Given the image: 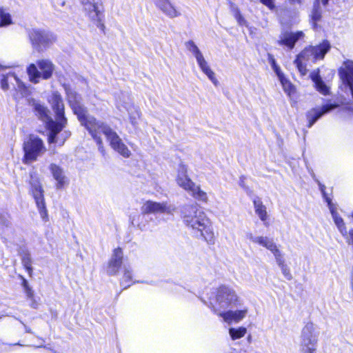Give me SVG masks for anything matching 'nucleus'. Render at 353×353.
<instances>
[{
    "label": "nucleus",
    "mask_w": 353,
    "mask_h": 353,
    "mask_svg": "<svg viewBox=\"0 0 353 353\" xmlns=\"http://www.w3.org/2000/svg\"><path fill=\"white\" fill-rule=\"evenodd\" d=\"M291 4L297 3L299 5H301L303 3V0H289Z\"/></svg>",
    "instance_id": "nucleus-48"
},
{
    "label": "nucleus",
    "mask_w": 353,
    "mask_h": 353,
    "mask_svg": "<svg viewBox=\"0 0 353 353\" xmlns=\"http://www.w3.org/2000/svg\"><path fill=\"white\" fill-rule=\"evenodd\" d=\"M24 327H25V330H26V332H28V333H32L31 332V330L26 325H24Z\"/></svg>",
    "instance_id": "nucleus-51"
},
{
    "label": "nucleus",
    "mask_w": 353,
    "mask_h": 353,
    "mask_svg": "<svg viewBox=\"0 0 353 353\" xmlns=\"http://www.w3.org/2000/svg\"><path fill=\"white\" fill-rule=\"evenodd\" d=\"M67 97L74 113L96 141L99 150L102 154H105V148L101 137V133L105 136L110 145L114 151L124 158H129L131 156L130 150L113 129L105 123L98 121L94 117L87 114L86 109L81 104V97L76 92L68 90Z\"/></svg>",
    "instance_id": "nucleus-1"
},
{
    "label": "nucleus",
    "mask_w": 353,
    "mask_h": 353,
    "mask_svg": "<svg viewBox=\"0 0 353 353\" xmlns=\"http://www.w3.org/2000/svg\"><path fill=\"white\" fill-rule=\"evenodd\" d=\"M330 0H317V1H321V3L323 6H326L328 4Z\"/></svg>",
    "instance_id": "nucleus-49"
},
{
    "label": "nucleus",
    "mask_w": 353,
    "mask_h": 353,
    "mask_svg": "<svg viewBox=\"0 0 353 353\" xmlns=\"http://www.w3.org/2000/svg\"><path fill=\"white\" fill-rule=\"evenodd\" d=\"M243 180H242V179H241L240 185H241V186H243Z\"/></svg>",
    "instance_id": "nucleus-53"
},
{
    "label": "nucleus",
    "mask_w": 353,
    "mask_h": 353,
    "mask_svg": "<svg viewBox=\"0 0 353 353\" xmlns=\"http://www.w3.org/2000/svg\"><path fill=\"white\" fill-rule=\"evenodd\" d=\"M312 178L315 180V181L318 183L319 186V189L321 192V194L327 203L328 208L332 214L334 222L337 227L339 231L341 234V235L344 238H347V230L344 223L343 219L341 217V216L338 214L336 211V206L334 203L332 202L331 199L327 196L325 192V186L323 185L317 179H316L315 174L312 173Z\"/></svg>",
    "instance_id": "nucleus-12"
},
{
    "label": "nucleus",
    "mask_w": 353,
    "mask_h": 353,
    "mask_svg": "<svg viewBox=\"0 0 353 353\" xmlns=\"http://www.w3.org/2000/svg\"><path fill=\"white\" fill-rule=\"evenodd\" d=\"M303 37L304 33L302 31L295 32L283 31L280 34L277 43L280 46H285L288 48V49L292 50L294 48L296 42Z\"/></svg>",
    "instance_id": "nucleus-18"
},
{
    "label": "nucleus",
    "mask_w": 353,
    "mask_h": 353,
    "mask_svg": "<svg viewBox=\"0 0 353 353\" xmlns=\"http://www.w3.org/2000/svg\"><path fill=\"white\" fill-rule=\"evenodd\" d=\"M0 85L4 91L14 89L25 94L28 91L26 84L12 72L10 66L0 64Z\"/></svg>",
    "instance_id": "nucleus-9"
},
{
    "label": "nucleus",
    "mask_w": 353,
    "mask_h": 353,
    "mask_svg": "<svg viewBox=\"0 0 353 353\" xmlns=\"http://www.w3.org/2000/svg\"><path fill=\"white\" fill-rule=\"evenodd\" d=\"M253 205L255 214L258 216L260 220L263 222L264 225H267L268 224L266 221L268 219V214L266 206L263 205L261 199L259 197H254L253 199Z\"/></svg>",
    "instance_id": "nucleus-26"
},
{
    "label": "nucleus",
    "mask_w": 353,
    "mask_h": 353,
    "mask_svg": "<svg viewBox=\"0 0 353 353\" xmlns=\"http://www.w3.org/2000/svg\"><path fill=\"white\" fill-rule=\"evenodd\" d=\"M235 310H228L220 312L219 315L223 317L225 321L230 323L232 321L239 322L243 320L248 314V307L241 302V305H238Z\"/></svg>",
    "instance_id": "nucleus-19"
},
{
    "label": "nucleus",
    "mask_w": 353,
    "mask_h": 353,
    "mask_svg": "<svg viewBox=\"0 0 353 353\" xmlns=\"http://www.w3.org/2000/svg\"><path fill=\"white\" fill-rule=\"evenodd\" d=\"M24 155L23 162L30 164L37 160L46 151L44 143L41 139L34 134H30L23 143Z\"/></svg>",
    "instance_id": "nucleus-6"
},
{
    "label": "nucleus",
    "mask_w": 353,
    "mask_h": 353,
    "mask_svg": "<svg viewBox=\"0 0 353 353\" xmlns=\"http://www.w3.org/2000/svg\"><path fill=\"white\" fill-rule=\"evenodd\" d=\"M268 61L272 70L277 75L281 83H283L285 85L284 82L285 81V77H284L280 67L276 64V61L272 54H268Z\"/></svg>",
    "instance_id": "nucleus-34"
},
{
    "label": "nucleus",
    "mask_w": 353,
    "mask_h": 353,
    "mask_svg": "<svg viewBox=\"0 0 353 353\" xmlns=\"http://www.w3.org/2000/svg\"><path fill=\"white\" fill-rule=\"evenodd\" d=\"M175 210L174 205L168 202H156L146 201L141 207V214L131 217V223L142 231L149 229L148 214H172Z\"/></svg>",
    "instance_id": "nucleus-3"
},
{
    "label": "nucleus",
    "mask_w": 353,
    "mask_h": 353,
    "mask_svg": "<svg viewBox=\"0 0 353 353\" xmlns=\"http://www.w3.org/2000/svg\"><path fill=\"white\" fill-rule=\"evenodd\" d=\"M29 104L32 108L35 115L45 124L46 128L51 125V122L55 121L50 117L48 108L39 101L32 99L29 101Z\"/></svg>",
    "instance_id": "nucleus-16"
},
{
    "label": "nucleus",
    "mask_w": 353,
    "mask_h": 353,
    "mask_svg": "<svg viewBox=\"0 0 353 353\" xmlns=\"http://www.w3.org/2000/svg\"><path fill=\"white\" fill-rule=\"evenodd\" d=\"M27 296L29 298V299H32L33 298V291L32 290V289L29 287L26 289L24 290Z\"/></svg>",
    "instance_id": "nucleus-45"
},
{
    "label": "nucleus",
    "mask_w": 353,
    "mask_h": 353,
    "mask_svg": "<svg viewBox=\"0 0 353 353\" xmlns=\"http://www.w3.org/2000/svg\"><path fill=\"white\" fill-rule=\"evenodd\" d=\"M338 105L336 104H325L321 107H318L310 110L307 114L306 117L308 121L307 127L311 128L315 122L320 119L325 114L328 113L331 110L336 108Z\"/></svg>",
    "instance_id": "nucleus-20"
},
{
    "label": "nucleus",
    "mask_w": 353,
    "mask_h": 353,
    "mask_svg": "<svg viewBox=\"0 0 353 353\" xmlns=\"http://www.w3.org/2000/svg\"><path fill=\"white\" fill-rule=\"evenodd\" d=\"M311 79L314 83L316 89L322 94L327 95L330 92V88L321 79L319 72L311 74Z\"/></svg>",
    "instance_id": "nucleus-28"
},
{
    "label": "nucleus",
    "mask_w": 353,
    "mask_h": 353,
    "mask_svg": "<svg viewBox=\"0 0 353 353\" xmlns=\"http://www.w3.org/2000/svg\"><path fill=\"white\" fill-rule=\"evenodd\" d=\"M37 65L31 63L26 70L29 81L34 84L38 83L41 79H49L54 70V64L48 59L39 60Z\"/></svg>",
    "instance_id": "nucleus-8"
},
{
    "label": "nucleus",
    "mask_w": 353,
    "mask_h": 353,
    "mask_svg": "<svg viewBox=\"0 0 353 353\" xmlns=\"http://www.w3.org/2000/svg\"><path fill=\"white\" fill-rule=\"evenodd\" d=\"M330 48V43L327 41H323L318 46H310L305 48L297 55L294 61L300 73L303 75L305 74L307 65L314 63L318 60L323 59Z\"/></svg>",
    "instance_id": "nucleus-5"
},
{
    "label": "nucleus",
    "mask_w": 353,
    "mask_h": 353,
    "mask_svg": "<svg viewBox=\"0 0 353 353\" xmlns=\"http://www.w3.org/2000/svg\"><path fill=\"white\" fill-rule=\"evenodd\" d=\"M13 24V21L10 13L7 9L0 8V28L7 27Z\"/></svg>",
    "instance_id": "nucleus-32"
},
{
    "label": "nucleus",
    "mask_w": 353,
    "mask_h": 353,
    "mask_svg": "<svg viewBox=\"0 0 353 353\" xmlns=\"http://www.w3.org/2000/svg\"><path fill=\"white\" fill-rule=\"evenodd\" d=\"M31 191L41 216L43 219L47 217V210L43 197V190L39 180L37 177L31 176L30 181Z\"/></svg>",
    "instance_id": "nucleus-15"
},
{
    "label": "nucleus",
    "mask_w": 353,
    "mask_h": 353,
    "mask_svg": "<svg viewBox=\"0 0 353 353\" xmlns=\"http://www.w3.org/2000/svg\"><path fill=\"white\" fill-rule=\"evenodd\" d=\"M352 218H353V213L352 214Z\"/></svg>",
    "instance_id": "nucleus-54"
},
{
    "label": "nucleus",
    "mask_w": 353,
    "mask_h": 353,
    "mask_svg": "<svg viewBox=\"0 0 353 353\" xmlns=\"http://www.w3.org/2000/svg\"><path fill=\"white\" fill-rule=\"evenodd\" d=\"M32 303L30 304L31 307L33 308H37L38 306V303L32 298L31 299Z\"/></svg>",
    "instance_id": "nucleus-47"
},
{
    "label": "nucleus",
    "mask_w": 353,
    "mask_h": 353,
    "mask_svg": "<svg viewBox=\"0 0 353 353\" xmlns=\"http://www.w3.org/2000/svg\"><path fill=\"white\" fill-rule=\"evenodd\" d=\"M314 337L318 339L315 326L312 323H307L302 329L301 339H312Z\"/></svg>",
    "instance_id": "nucleus-31"
},
{
    "label": "nucleus",
    "mask_w": 353,
    "mask_h": 353,
    "mask_svg": "<svg viewBox=\"0 0 353 353\" xmlns=\"http://www.w3.org/2000/svg\"><path fill=\"white\" fill-rule=\"evenodd\" d=\"M246 237L252 243L258 244L270 251L274 257L281 252L272 239L263 236H254L251 232H248Z\"/></svg>",
    "instance_id": "nucleus-17"
},
{
    "label": "nucleus",
    "mask_w": 353,
    "mask_h": 353,
    "mask_svg": "<svg viewBox=\"0 0 353 353\" xmlns=\"http://www.w3.org/2000/svg\"><path fill=\"white\" fill-rule=\"evenodd\" d=\"M52 110L56 115V121L66 119L64 115V105L61 96L57 92H53L48 99Z\"/></svg>",
    "instance_id": "nucleus-22"
},
{
    "label": "nucleus",
    "mask_w": 353,
    "mask_h": 353,
    "mask_svg": "<svg viewBox=\"0 0 353 353\" xmlns=\"http://www.w3.org/2000/svg\"><path fill=\"white\" fill-rule=\"evenodd\" d=\"M123 256V252L121 248H118L114 250L107 268L108 274L115 275L119 272L122 264Z\"/></svg>",
    "instance_id": "nucleus-23"
},
{
    "label": "nucleus",
    "mask_w": 353,
    "mask_h": 353,
    "mask_svg": "<svg viewBox=\"0 0 353 353\" xmlns=\"http://www.w3.org/2000/svg\"><path fill=\"white\" fill-rule=\"evenodd\" d=\"M81 3L83 6V8L88 7L90 8L92 5H94L97 3L95 2V0H81Z\"/></svg>",
    "instance_id": "nucleus-44"
},
{
    "label": "nucleus",
    "mask_w": 353,
    "mask_h": 353,
    "mask_svg": "<svg viewBox=\"0 0 353 353\" xmlns=\"http://www.w3.org/2000/svg\"><path fill=\"white\" fill-rule=\"evenodd\" d=\"M285 85L283 83H281L283 85V88L285 92H287L288 94H290L293 90V86L292 84L289 82V81L285 78Z\"/></svg>",
    "instance_id": "nucleus-41"
},
{
    "label": "nucleus",
    "mask_w": 353,
    "mask_h": 353,
    "mask_svg": "<svg viewBox=\"0 0 353 353\" xmlns=\"http://www.w3.org/2000/svg\"><path fill=\"white\" fill-rule=\"evenodd\" d=\"M66 124L67 119H61V120L55 121L54 123L51 122V125L47 128L49 131L48 142L50 143H57L62 145L66 139L70 137V132L68 130L63 131Z\"/></svg>",
    "instance_id": "nucleus-11"
},
{
    "label": "nucleus",
    "mask_w": 353,
    "mask_h": 353,
    "mask_svg": "<svg viewBox=\"0 0 353 353\" xmlns=\"http://www.w3.org/2000/svg\"><path fill=\"white\" fill-rule=\"evenodd\" d=\"M276 262L279 267L280 268L282 274L285 276V278L288 280H291L292 279V276L290 273V270L289 267L285 264V259L283 258V255L281 252L278 255L275 257Z\"/></svg>",
    "instance_id": "nucleus-29"
},
{
    "label": "nucleus",
    "mask_w": 353,
    "mask_h": 353,
    "mask_svg": "<svg viewBox=\"0 0 353 353\" xmlns=\"http://www.w3.org/2000/svg\"><path fill=\"white\" fill-rule=\"evenodd\" d=\"M117 107L120 112H128L130 122L134 127L138 125L141 114L138 107L132 103L128 96L123 95L122 99L119 98L117 101Z\"/></svg>",
    "instance_id": "nucleus-14"
},
{
    "label": "nucleus",
    "mask_w": 353,
    "mask_h": 353,
    "mask_svg": "<svg viewBox=\"0 0 353 353\" xmlns=\"http://www.w3.org/2000/svg\"><path fill=\"white\" fill-rule=\"evenodd\" d=\"M205 74L208 77V79L212 82V83L214 85H218V80L216 79L215 77L214 72L211 70V68H209L208 70L205 72Z\"/></svg>",
    "instance_id": "nucleus-39"
},
{
    "label": "nucleus",
    "mask_w": 353,
    "mask_h": 353,
    "mask_svg": "<svg viewBox=\"0 0 353 353\" xmlns=\"http://www.w3.org/2000/svg\"><path fill=\"white\" fill-rule=\"evenodd\" d=\"M177 184L191 194L194 199L198 201L206 203L208 201L207 193L201 190L200 187L196 184L188 176L187 167L181 164L178 170V174L176 176Z\"/></svg>",
    "instance_id": "nucleus-7"
},
{
    "label": "nucleus",
    "mask_w": 353,
    "mask_h": 353,
    "mask_svg": "<svg viewBox=\"0 0 353 353\" xmlns=\"http://www.w3.org/2000/svg\"><path fill=\"white\" fill-rule=\"evenodd\" d=\"M181 216L185 225L197 236H202L210 242L214 238L212 223L205 213L196 205L183 207Z\"/></svg>",
    "instance_id": "nucleus-2"
},
{
    "label": "nucleus",
    "mask_w": 353,
    "mask_h": 353,
    "mask_svg": "<svg viewBox=\"0 0 353 353\" xmlns=\"http://www.w3.org/2000/svg\"><path fill=\"white\" fill-rule=\"evenodd\" d=\"M32 46L39 50L52 45L56 41V37L49 31L40 29H31L28 32Z\"/></svg>",
    "instance_id": "nucleus-13"
},
{
    "label": "nucleus",
    "mask_w": 353,
    "mask_h": 353,
    "mask_svg": "<svg viewBox=\"0 0 353 353\" xmlns=\"http://www.w3.org/2000/svg\"><path fill=\"white\" fill-rule=\"evenodd\" d=\"M234 18L237 21V23H238V24L239 26H247V21L245 19V18L243 17L241 13H240L239 14L236 15Z\"/></svg>",
    "instance_id": "nucleus-43"
},
{
    "label": "nucleus",
    "mask_w": 353,
    "mask_h": 353,
    "mask_svg": "<svg viewBox=\"0 0 353 353\" xmlns=\"http://www.w3.org/2000/svg\"><path fill=\"white\" fill-rule=\"evenodd\" d=\"M200 69L208 65V62L205 59L204 57L201 55L200 57L196 59Z\"/></svg>",
    "instance_id": "nucleus-42"
},
{
    "label": "nucleus",
    "mask_w": 353,
    "mask_h": 353,
    "mask_svg": "<svg viewBox=\"0 0 353 353\" xmlns=\"http://www.w3.org/2000/svg\"><path fill=\"white\" fill-rule=\"evenodd\" d=\"M132 268L130 265H123V276L121 281V285L123 288H127L130 286L132 281Z\"/></svg>",
    "instance_id": "nucleus-33"
},
{
    "label": "nucleus",
    "mask_w": 353,
    "mask_h": 353,
    "mask_svg": "<svg viewBox=\"0 0 353 353\" xmlns=\"http://www.w3.org/2000/svg\"><path fill=\"white\" fill-rule=\"evenodd\" d=\"M209 68H210L209 65H208L206 67L201 68V70L205 74V72H206V71L208 70Z\"/></svg>",
    "instance_id": "nucleus-50"
},
{
    "label": "nucleus",
    "mask_w": 353,
    "mask_h": 353,
    "mask_svg": "<svg viewBox=\"0 0 353 353\" xmlns=\"http://www.w3.org/2000/svg\"><path fill=\"white\" fill-rule=\"evenodd\" d=\"M320 3H321V1H317V0H316L315 3L314 4L313 10L312 11L311 19H312L314 28L316 27V23L318 21H319L321 19V10L320 6H319Z\"/></svg>",
    "instance_id": "nucleus-35"
},
{
    "label": "nucleus",
    "mask_w": 353,
    "mask_h": 353,
    "mask_svg": "<svg viewBox=\"0 0 353 353\" xmlns=\"http://www.w3.org/2000/svg\"><path fill=\"white\" fill-rule=\"evenodd\" d=\"M156 6L168 17L174 18L180 15V12L169 0H154Z\"/></svg>",
    "instance_id": "nucleus-25"
},
{
    "label": "nucleus",
    "mask_w": 353,
    "mask_h": 353,
    "mask_svg": "<svg viewBox=\"0 0 353 353\" xmlns=\"http://www.w3.org/2000/svg\"><path fill=\"white\" fill-rule=\"evenodd\" d=\"M49 170L56 181L57 189H62L69 183V180L62 168L55 163L49 165Z\"/></svg>",
    "instance_id": "nucleus-21"
},
{
    "label": "nucleus",
    "mask_w": 353,
    "mask_h": 353,
    "mask_svg": "<svg viewBox=\"0 0 353 353\" xmlns=\"http://www.w3.org/2000/svg\"><path fill=\"white\" fill-rule=\"evenodd\" d=\"M23 267L29 275L32 273V259L30 252L26 250H21L19 252Z\"/></svg>",
    "instance_id": "nucleus-30"
},
{
    "label": "nucleus",
    "mask_w": 353,
    "mask_h": 353,
    "mask_svg": "<svg viewBox=\"0 0 353 353\" xmlns=\"http://www.w3.org/2000/svg\"><path fill=\"white\" fill-rule=\"evenodd\" d=\"M65 1H62L60 3V5H61V6H62V7H63V6H65Z\"/></svg>",
    "instance_id": "nucleus-52"
},
{
    "label": "nucleus",
    "mask_w": 353,
    "mask_h": 353,
    "mask_svg": "<svg viewBox=\"0 0 353 353\" xmlns=\"http://www.w3.org/2000/svg\"><path fill=\"white\" fill-rule=\"evenodd\" d=\"M241 302L242 299L236 290L228 285H221L214 289L209 297V305L214 312L229 307H237L241 305Z\"/></svg>",
    "instance_id": "nucleus-4"
},
{
    "label": "nucleus",
    "mask_w": 353,
    "mask_h": 353,
    "mask_svg": "<svg viewBox=\"0 0 353 353\" xmlns=\"http://www.w3.org/2000/svg\"><path fill=\"white\" fill-rule=\"evenodd\" d=\"M229 4H230V12L234 17L241 13L239 7L234 3L230 1Z\"/></svg>",
    "instance_id": "nucleus-40"
},
{
    "label": "nucleus",
    "mask_w": 353,
    "mask_h": 353,
    "mask_svg": "<svg viewBox=\"0 0 353 353\" xmlns=\"http://www.w3.org/2000/svg\"><path fill=\"white\" fill-rule=\"evenodd\" d=\"M205 74L208 77V79L212 82V83L214 85H218V80L216 79L215 77L214 72L211 70V68H209L208 70L205 72Z\"/></svg>",
    "instance_id": "nucleus-38"
},
{
    "label": "nucleus",
    "mask_w": 353,
    "mask_h": 353,
    "mask_svg": "<svg viewBox=\"0 0 353 353\" xmlns=\"http://www.w3.org/2000/svg\"><path fill=\"white\" fill-rule=\"evenodd\" d=\"M339 74L341 80V90L353 99V61L345 60L339 70Z\"/></svg>",
    "instance_id": "nucleus-10"
},
{
    "label": "nucleus",
    "mask_w": 353,
    "mask_h": 353,
    "mask_svg": "<svg viewBox=\"0 0 353 353\" xmlns=\"http://www.w3.org/2000/svg\"><path fill=\"white\" fill-rule=\"evenodd\" d=\"M21 279H22V285H23L24 290L29 288L30 286L28 285L27 280L25 278H23V276H21Z\"/></svg>",
    "instance_id": "nucleus-46"
},
{
    "label": "nucleus",
    "mask_w": 353,
    "mask_h": 353,
    "mask_svg": "<svg viewBox=\"0 0 353 353\" xmlns=\"http://www.w3.org/2000/svg\"><path fill=\"white\" fill-rule=\"evenodd\" d=\"M318 339H301L300 347L301 353H316Z\"/></svg>",
    "instance_id": "nucleus-27"
},
{
    "label": "nucleus",
    "mask_w": 353,
    "mask_h": 353,
    "mask_svg": "<svg viewBox=\"0 0 353 353\" xmlns=\"http://www.w3.org/2000/svg\"><path fill=\"white\" fill-rule=\"evenodd\" d=\"M185 46L186 49L194 55L196 59L200 57L201 55H203L201 52L200 51V50L193 41L190 40L185 42Z\"/></svg>",
    "instance_id": "nucleus-36"
},
{
    "label": "nucleus",
    "mask_w": 353,
    "mask_h": 353,
    "mask_svg": "<svg viewBox=\"0 0 353 353\" xmlns=\"http://www.w3.org/2000/svg\"><path fill=\"white\" fill-rule=\"evenodd\" d=\"M90 7V8L88 7L84 8L86 14L94 25H96L101 30H103L105 26L102 22V14L99 10L97 3L92 5Z\"/></svg>",
    "instance_id": "nucleus-24"
},
{
    "label": "nucleus",
    "mask_w": 353,
    "mask_h": 353,
    "mask_svg": "<svg viewBox=\"0 0 353 353\" xmlns=\"http://www.w3.org/2000/svg\"><path fill=\"white\" fill-rule=\"evenodd\" d=\"M247 332V330L244 327H240L238 329L235 328H230L229 334L232 340H236L238 339H241L245 336Z\"/></svg>",
    "instance_id": "nucleus-37"
}]
</instances>
